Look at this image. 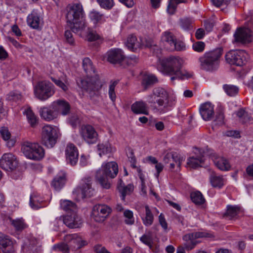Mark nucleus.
I'll return each instance as SVG.
<instances>
[{"mask_svg":"<svg viewBox=\"0 0 253 253\" xmlns=\"http://www.w3.org/2000/svg\"><path fill=\"white\" fill-rule=\"evenodd\" d=\"M82 138L88 144H93L97 142L98 133L95 128L91 125H82L79 130Z\"/></svg>","mask_w":253,"mask_h":253,"instance_id":"nucleus-11","label":"nucleus"},{"mask_svg":"<svg viewBox=\"0 0 253 253\" xmlns=\"http://www.w3.org/2000/svg\"><path fill=\"white\" fill-rule=\"evenodd\" d=\"M108 61L112 64L121 63L125 59L123 51L119 48H114L107 53Z\"/></svg>","mask_w":253,"mask_h":253,"instance_id":"nucleus-20","label":"nucleus"},{"mask_svg":"<svg viewBox=\"0 0 253 253\" xmlns=\"http://www.w3.org/2000/svg\"><path fill=\"white\" fill-rule=\"evenodd\" d=\"M0 248L3 253H14L13 241L7 235L0 233Z\"/></svg>","mask_w":253,"mask_h":253,"instance_id":"nucleus-18","label":"nucleus"},{"mask_svg":"<svg viewBox=\"0 0 253 253\" xmlns=\"http://www.w3.org/2000/svg\"><path fill=\"white\" fill-rule=\"evenodd\" d=\"M191 198L193 202L197 205H201L205 202V199L202 193L199 191L193 192L191 194Z\"/></svg>","mask_w":253,"mask_h":253,"instance_id":"nucleus-50","label":"nucleus"},{"mask_svg":"<svg viewBox=\"0 0 253 253\" xmlns=\"http://www.w3.org/2000/svg\"><path fill=\"white\" fill-rule=\"evenodd\" d=\"M204 162V159L203 156L191 157L188 159L187 164L191 168L196 169L198 167H202Z\"/></svg>","mask_w":253,"mask_h":253,"instance_id":"nucleus-33","label":"nucleus"},{"mask_svg":"<svg viewBox=\"0 0 253 253\" xmlns=\"http://www.w3.org/2000/svg\"><path fill=\"white\" fill-rule=\"evenodd\" d=\"M54 93V85L47 81L39 82L34 88V94L36 97L42 101L47 100Z\"/></svg>","mask_w":253,"mask_h":253,"instance_id":"nucleus-7","label":"nucleus"},{"mask_svg":"<svg viewBox=\"0 0 253 253\" xmlns=\"http://www.w3.org/2000/svg\"><path fill=\"white\" fill-rule=\"evenodd\" d=\"M72 240L71 243L76 245L74 247L75 248L80 249L87 244L86 241L83 240L81 237L78 236L76 234L72 235Z\"/></svg>","mask_w":253,"mask_h":253,"instance_id":"nucleus-49","label":"nucleus"},{"mask_svg":"<svg viewBox=\"0 0 253 253\" xmlns=\"http://www.w3.org/2000/svg\"><path fill=\"white\" fill-rule=\"evenodd\" d=\"M175 39V37L171 33L166 31L163 34L161 40L166 46V48L168 50H169V48L171 47V44L174 43Z\"/></svg>","mask_w":253,"mask_h":253,"instance_id":"nucleus-32","label":"nucleus"},{"mask_svg":"<svg viewBox=\"0 0 253 253\" xmlns=\"http://www.w3.org/2000/svg\"><path fill=\"white\" fill-rule=\"evenodd\" d=\"M89 17L94 23H102L106 21V17L104 14L94 9L90 11Z\"/></svg>","mask_w":253,"mask_h":253,"instance_id":"nucleus-37","label":"nucleus"},{"mask_svg":"<svg viewBox=\"0 0 253 253\" xmlns=\"http://www.w3.org/2000/svg\"><path fill=\"white\" fill-rule=\"evenodd\" d=\"M223 53L221 48L206 52L199 58L202 69L208 71H213L218 68L220 59Z\"/></svg>","mask_w":253,"mask_h":253,"instance_id":"nucleus-5","label":"nucleus"},{"mask_svg":"<svg viewBox=\"0 0 253 253\" xmlns=\"http://www.w3.org/2000/svg\"><path fill=\"white\" fill-rule=\"evenodd\" d=\"M0 132L4 140L6 141L9 140L11 134L7 127H2L0 130Z\"/></svg>","mask_w":253,"mask_h":253,"instance_id":"nucleus-64","label":"nucleus"},{"mask_svg":"<svg viewBox=\"0 0 253 253\" xmlns=\"http://www.w3.org/2000/svg\"><path fill=\"white\" fill-rule=\"evenodd\" d=\"M223 88L225 92L230 96H235L239 91L238 87L232 84H224Z\"/></svg>","mask_w":253,"mask_h":253,"instance_id":"nucleus-45","label":"nucleus"},{"mask_svg":"<svg viewBox=\"0 0 253 253\" xmlns=\"http://www.w3.org/2000/svg\"><path fill=\"white\" fill-rule=\"evenodd\" d=\"M21 98V95L19 93L16 92H10L8 95H7V97L8 100L13 101H17L20 100Z\"/></svg>","mask_w":253,"mask_h":253,"instance_id":"nucleus-61","label":"nucleus"},{"mask_svg":"<svg viewBox=\"0 0 253 253\" xmlns=\"http://www.w3.org/2000/svg\"><path fill=\"white\" fill-rule=\"evenodd\" d=\"M86 39L89 42L102 40V36L92 29L88 28L86 35Z\"/></svg>","mask_w":253,"mask_h":253,"instance_id":"nucleus-44","label":"nucleus"},{"mask_svg":"<svg viewBox=\"0 0 253 253\" xmlns=\"http://www.w3.org/2000/svg\"><path fill=\"white\" fill-rule=\"evenodd\" d=\"M119 81H111L109 87V96L110 99L114 102L116 100V95L115 91V88L117 84H118Z\"/></svg>","mask_w":253,"mask_h":253,"instance_id":"nucleus-52","label":"nucleus"},{"mask_svg":"<svg viewBox=\"0 0 253 253\" xmlns=\"http://www.w3.org/2000/svg\"><path fill=\"white\" fill-rule=\"evenodd\" d=\"M234 41L242 44L251 42L253 40L252 31L247 28H238L234 34Z\"/></svg>","mask_w":253,"mask_h":253,"instance_id":"nucleus-14","label":"nucleus"},{"mask_svg":"<svg viewBox=\"0 0 253 253\" xmlns=\"http://www.w3.org/2000/svg\"><path fill=\"white\" fill-rule=\"evenodd\" d=\"M82 185L76 188L75 193L82 198L91 197L94 190L91 187V178H85L82 180Z\"/></svg>","mask_w":253,"mask_h":253,"instance_id":"nucleus-13","label":"nucleus"},{"mask_svg":"<svg viewBox=\"0 0 253 253\" xmlns=\"http://www.w3.org/2000/svg\"><path fill=\"white\" fill-rule=\"evenodd\" d=\"M52 250L56 252L61 251L63 253H69V247L64 243H60L54 245L52 247Z\"/></svg>","mask_w":253,"mask_h":253,"instance_id":"nucleus-54","label":"nucleus"},{"mask_svg":"<svg viewBox=\"0 0 253 253\" xmlns=\"http://www.w3.org/2000/svg\"><path fill=\"white\" fill-rule=\"evenodd\" d=\"M100 6L106 9H110L114 6L113 0H97Z\"/></svg>","mask_w":253,"mask_h":253,"instance_id":"nucleus-58","label":"nucleus"},{"mask_svg":"<svg viewBox=\"0 0 253 253\" xmlns=\"http://www.w3.org/2000/svg\"><path fill=\"white\" fill-rule=\"evenodd\" d=\"M112 210L105 204H97L93 207L91 216L97 222H103L112 212Z\"/></svg>","mask_w":253,"mask_h":253,"instance_id":"nucleus-10","label":"nucleus"},{"mask_svg":"<svg viewBox=\"0 0 253 253\" xmlns=\"http://www.w3.org/2000/svg\"><path fill=\"white\" fill-rule=\"evenodd\" d=\"M239 121L242 124H246L252 121V118L244 109H240L236 113Z\"/></svg>","mask_w":253,"mask_h":253,"instance_id":"nucleus-38","label":"nucleus"},{"mask_svg":"<svg viewBox=\"0 0 253 253\" xmlns=\"http://www.w3.org/2000/svg\"><path fill=\"white\" fill-rule=\"evenodd\" d=\"M67 22L70 24L72 31L78 33L86 27L84 21V12L80 3L69 4L67 6Z\"/></svg>","mask_w":253,"mask_h":253,"instance_id":"nucleus-3","label":"nucleus"},{"mask_svg":"<svg viewBox=\"0 0 253 253\" xmlns=\"http://www.w3.org/2000/svg\"><path fill=\"white\" fill-rule=\"evenodd\" d=\"M163 71L168 75L172 76L171 81L175 79L184 80L192 78L193 73L182 69L183 60L178 56H169L161 61Z\"/></svg>","mask_w":253,"mask_h":253,"instance_id":"nucleus-1","label":"nucleus"},{"mask_svg":"<svg viewBox=\"0 0 253 253\" xmlns=\"http://www.w3.org/2000/svg\"><path fill=\"white\" fill-rule=\"evenodd\" d=\"M131 109L135 114H148L147 104L143 101L134 102L132 104Z\"/></svg>","mask_w":253,"mask_h":253,"instance_id":"nucleus-28","label":"nucleus"},{"mask_svg":"<svg viewBox=\"0 0 253 253\" xmlns=\"http://www.w3.org/2000/svg\"><path fill=\"white\" fill-rule=\"evenodd\" d=\"M246 53L242 50H231L225 55L226 62L230 65L241 66L245 61Z\"/></svg>","mask_w":253,"mask_h":253,"instance_id":"nucleus-12","label":"nucleus"},{"mask_svg":"<svg viewBox=\"0 0 253 253\" xmlns=\"http://www.w3.org/2000/svg\"><path fill=\"white\" fill-rule=\"evenodd\" d=\"M210 179L211 183L213 187L220 188L224 185V180L222 176L212 173L210 176Z\"/></svg>","mask_w":253,"mask_h":253,"instance_id":"nucleus-36","label":"nucleus"},{"mask_svg":"<svg viewBox=\"0 0 253 253\" xmlns=\"http://www.w3.org/2000/svg\"><path fill=\"white\" fill-rule=\"evenodd\" d=\"M53 108L56 111L58 115L60 113L63 115L68 114L70 110V106L68 102L63 100H58L53 103Z\"/></svg>","mask_w":253,"mask_h":253,"instance_id":"nucleus-24","label":"nucleus"},{"mask_svg":"<svg viewBox=\"0 0 253 253\" xmlns=\"http://www.w3.org/2000/svg\"><path fill=\"white\" fill-rule=\"evenodd\" d=\"M183 161V157L176 153H168L163 158V161L165 164L169 163V169L171 170H173L175 168V164L171 163V161L175 162L176 167L179 169Z\"/></svg>","mask_w":253,"mask_h":253,"instance_id":"nucleus-17","label":"nucleus"},{"mask_svg":"<svg viewBox=\"0 0 253 253\" xmlns=\"http://www.w3.org/2000/svg\"><path fill=\"white\" fill-rule=\"evenodd\" d=\"M212 236L211 234L202 232L187 234L183 236L182 239L184 243L181 246L184 247L186 250L190 251L194 249L198 244L197 239L204 237L211 238Z\"/></svg>","mask_w":253,"mask_h":253,"instance_id":"nucleus-9","label":"nucleus"},{"mask_svg":"<svg viewBox=\"0 0 253 253\" xmlns=\"http://www.w3.org/2000/svg\"><path fill=\"white\" fill-rule=\"evenodd\" d=\"M141 45L140 40L138 41L136 36L130 35L128 37L126 45L129 49L134 51L137 48H140Z\"/></svg>","mask_w":253,"mask_h":253,"instance_id":"nucleus-31","label":"nucleus"},{"mask_svg":"<svg viewBox=\"0 0 253 253\" xmlns=\"http://www.w3.org/2000/svg\"><path fill=\"white\" fill-rule=\"evenodd\" d=\"M17 166L18 161L12 153H5L0 159V167L6 171L13 170Z\"/></svg>","mask_w":253,"mask_h":253,"instance_id":"nucleus-15","label":"nucleus"},{"mask_svg":"<svg viewBox=\"0 0 253 253\" xmlns=\"http://www.w3.org/2000/svg\"><path fill=\"white\" fill-rule=\"evenodd\" d=\"M145 215L144 217H142V220L143 224L146 226H151L154 221V215L151 212L148 205L145 206Z\"/></svg>","mask_w":253,"mask_h":253,"instance_id":"nucleus-34","label":"nucleus"},{"mask_svg":"<svg viewBox=\"0 0 253 253\" xmlns=\"http://www.w3.org/2000/svg\"><path fill=\"white\" fill-rule=\"evenodd\" d=\"M11 225L17 231H22L28 227V225L22 218L12 219L10 218Z\"/></svg>","mask_w":253,"mask_h":253,"instance_id":"nucleus-35","label":"nucleus"},{"mask_svg":"<svg viewBox=\"0 0 253 253\" xmlns=\"http://www.w3.org/2000/svg\"><path fill=\"white\" fill-rule=\"evenodd\" d=\"M40 113L41 117L47 121L52 120L57 116L56 111L53 108V104L49 107L41 108Z\"/></svg>","mask_w":253,"mask_h":253,"instance_id":"nucleus-25","label":"nucleus"},{"mask_svg":"<svg viewBox=\"0 0 253 253\" xmlns=\"http://www.w3.org/2000/svg\"><path fill=\"white\" fill-rule=\"evenodd\" d=\"M140 42L141 44L140 47L141 48H152L153 47H157L154 41L149 38L140 39Z\"/></svg>","mask_w":253,"mask_h":253,"instance_id":"nucleus-56","label":"nucleus"},{"mask_svg":"<svg viewBox=\"0 0 253 253\" xmlns=\"http://www.w3.org/2000/svg\"><path fill=\"white\" fill-rule=\"evenodd\" d=\"M40 244V241L35 237L31 236L27 238V242L24 243V247L32 251L37 250V246Z\"/></svg>","mask_w":253,"mask_h":253,"instance_id":"nucleus-41","label":"nucleus"},{"mask_svg":"<svg viewBox=\"0 0 253 253\" xmlns=\"http://www.w3.org/2000/svg\"><path fill=\"white\" fill-rule=\"evenodd\" d=\"M193 49L197 52H202L204 50L205 44L203 42H197L193 44Z\"/></svg>","mask_w":253,"mask_h":253,"instance_id":"nucleus-62","label":"nucleus"},{"mask_svg":"<svg viewBox=\"0 0 253 253\" xmlns=\"http://www.w3.org/2000/svg\"><path fill=\"white\" fill-rule=\"evenodd\" d=\"M202 118L205 121H210L214 114V106L211 102H207L202 104L199 109Z\"/></svg>","mask_w":253,"mask_h":253,"instance_id":"nucleus-21","label":"nucleus"},{"mask_svg":"<svg viewBox=\"0 0 253 253\" xmlns=\"http://www.w3.org/2000/svg\"><path fill=\"white\" fill-rule=\"evenodd\" d=\"M118 173V166L115 162H110L102 164L101 169L96 173L95 179L96 181L104 189L110 188L111 183L108 177L115 178Z\"/></svg>","mask_w":253,"mask_h":253,"instance_id":"nucleus-4","label":"nucleus"},{"mask_svg":"<svg viewBox=\"0 0 253 253\" xmlns=\"http://www.w3.org/2000/svg\"><path fill=\"white\" fill-rule=\"evenodd\" d=\"M97 148L99 152V155L100 157H101L102 155L107 154L111 151V146L108 143L98 144Z\"/></svg>","mask_w":253,"mask_h":253,"instance_id":"nucleus-53","label":"nucleus"},{"mask_svg":"<svg viewBox=\"0 0 253 253\" xmlns=\"http://www.w3.org/2000/svg\"><path fill=\"white\" fill-rule=\"evenodd\" d=\"M51 81L58 87L61 88L64 91L68 90L69 82L66 76L63 79V81L59 79H55L53 77H50Z\"/></svg>","mask_w":253,"mask_h":253,"instance_id":"nucleus-43","label":"nucleus"},{"mask_svg":"<svg viewBox=\"0 0 253 253\" xmlns=\"http://www.w3.org/2000/svg\"><path fill=\"white\" fill-rule=\"evenodd\" d=\"M185 48V44L184 42L181 41H176V39L174 40V43L171 44L170 48H169V50H177L180 51Z\"/></svg>","mask_w":253,"mask_h":253,"instance_id":"nucleus-57","label":"nucleus"},{"mask_svg":"<svg viewBox=\"0 0 253 253\" xmlns=\"http://www.w3.org/2000/svg\"><path fill=\"white\" fill-rule=\"evenodd\" d=\"M192 20L190 18H183L180 20L181 27L184 30H191L192 26Z\"/></svg>","mask_w":253,"mask_h":253,"instance_id":"nucleus-59","label":"nucleus"},{"mask_svg":"<svg viewBox=\"0 0 253 253\" xmlns=\"http://www.w3.org/2000/svg\"><path fill=\"white\" fill-rule=\"evenodd\" d=\"M63 221L65 224L71 228H79L82 223L81 217L76 214V211L64 216Z\"/></svg>","mask_w":253,"mask_h":253,"instance_id":"nucleus-22","label":"nucleus"},{"mask_svg":"<svg viewBox=\"0 0 253 253\" xmlns=\"http://www.w3.org/2000/svg\"><path fill=\"white\" fill-rule=\"evenodd\" d=\"M21 151L24 155L28 159L40 161L44 156L43 148L38 143L26 141L23 143Z\"/></svg>","mask_w":253,"mask_h":253,"instance_id":"nucleus-6","label":"nucleus"},{"mask_svg":"<svg viewBox=\"0 0 253 253\" xmlns=\"http://www.w3.org/2000/svg\"><path fill=\"white\" fill-rule=\"evenodd\" d=\"M60 207L62 209L68 212H75L77 210L76 204L69 200L61 201Z\"/></svg>","mask_w":253,"mask_h":253,"instance_id":"nucleus-40","label":"nucleus"},{"mask_svg":"<svg viewBox=\"0 0 253 253\" xmlns=\"http://www.w3.org/2000/svg\"><path fill=\"white\" fill-rule=\"evenodd\" d=\"M224 115L222 112L217 113L215 119L214 121V125H222L224 124Z\"/></svg>","mask_w":253,"mask_h":253,"instance_id":"nucleus-60","label":"nucleus"},{"mask_svg":"<svg viewBox=\"0 0 253 253\" xmlns=\"http://www.w3.org/2000/svg\"><path fill=\"white\" fill-rule=\"evenodd\" d=\"M133 188V185L131 184L125 185L121 179L118 180L117 188L121 195V197L122 201H125L126 196L132 192Z\"/></svg>","mask_w":253,"mask_h":253,"instance_id":"nucleus-26","label":"nucleus"},{"mask_svg":"<svg viewBox=\"0 0 253 253\" xmlns=\"http://www.w3.org/2000/svg\"><path fill=\"white\" fill-rule=\"evenodd\" d=\"M29 123L32 127H35L38 124V119L31 109H27L25 111Z\"/></svg>","mask_w":253,"mask_h":253,"instance_id":"nucleus-46","label":"nucleus"},{"mask_svg":"<svg viewBox=\"0 0 253 253\" xmlns=\"http://www.w3.org/2000/svg\"><path fill=\"white\" fill-rule=\"evenodd\" d=\"M42 202V200L40 198V197L35 194L31 195L30 205L33 209L37 210L41 208L42 206H41V203Z\"/></svg>","mask_w":253,"mask_h":253,"instance_id":"nucleus-51","label":"nucleus"},{"mask_svg":"<svg viewBox=\"0 0 253 253\" xmlns=\"http://www.w3.org/2000/svg\"><path fill=\"white\" fill-rule=\"evenodd\" d=\"M124 216L125 217L126 219L125 222L128 225H132L134 223V218L133 214L131 211L129 210H125L124 212Z\"/></svg>","mask_w":253,"mask_h":253,"instance_id":"nucleus-55","label":"nucleus"},{"mask_svg":"<svg viewBox=\"0 0 253 253\" xmlns=\"http://www.w3.org/2000/svg\"><path fill=\"white\" fill-rule=\"evenodd\" d=\"M146 159L150 164L155 165V167L157 171L156 176L158 177L160 173L164 169L163 165L161 163H159L156 158L152 156L147 157Z\"/></svg>","mask_w":253,"mask_h":253,"instance_id":"nucleus-39","label":"nucleus"},{"mask_svg":"<svg viewBox=\"0 0 253 253\" xmlns=\"http://www.w3.org/2000/svg\"><path fill=\"white\" fill-rule=\"evenodd\" d=\"M177 5L173 0H170L167 7L168 12L170 14H174L176 10Z\"/></svg>","mask_w":253,"mask_h":253,"instance_id":"nucleus-63","label":"nucleus"},{"mask_svg":"<svg viewBox=\"0 0 253 253\" xmlns=\"http://www.w3.org/2000/svg\"><path fill=\"white\" fill-rule=\"evenodd\" d=\"M65 176L64 174L57 176L52 182V186L56 190H60L65 184Z\"/></svg>","mask_w":253,"mask_h":253,"instance_id":"nucleus-42","label":"nucleus"},{"mask_svg":"<svg viewBox=\"0 0 253 253\" xmlns=\"http://www.w3.org/2000/svg\"><path fill=\"white\" fill-rule=\"evenodd\" d=\"M140 240L143 244L148 246L150 249L153 247V238L152 236V232L148 231L145 234H143L140 238Z\"/></svg>","mask_w":253,"mask_h":253,"instance_id":"nucleus-48","label":"nucleus"},{"mask_svg":"<svg viewBox=\"0 0 253 253\" xmlns=\"http://www.w3.org/2000/svg\"><path fill=\"white\" fill-rule=\"evenodd\" d=\"M157 105L154 108L155 112L164 113L167 112L170 105L169 102V97L167 98H159L157 101Z\"/></svg>","mask_w":253,"mask_h":253,"instance_id":"nucleus-27","label":"nucleus"},{"mask_svg":"<svg viewBox=\"0 0 253 253\" xmlns=\"http://www.w3.org/2000/svg\"><path fill=\"white\" fill-rule=\"evenodd\" d=\"M213 161L218 169L221 170H228L230 168V165L225 158L219 156H213Z\"/></svg>","mask_w":253,"mask_h":253,"instance_id":"nucleus-29","label":"nucleus"},{"mask_svg":"<svg viewBox=\"0 0 253 253\" xmlns=\"http://www.w3.org/2000/svg\"><path fill=\"white\" fill-rule=\"evenodd\" d=\"M158 79L156 76L153 74L146 75L144 76L142 81V85L145 90L147 89L150 86L157 84Z\"/></svg>","mask_w":253,"mask_h":253,"instance_id":"nucleus-30","label":"nucleus"},{"mask_svg":"<svg viewBox=\"0 0 253 253\" xmlns=\"http://www.w3.org/2000/svg\"><path fill=\"white\" fill-rule=\"evenodd\" d=\"M65 154L66 157V161L68 163H69L72 166L75 165L78 161L79 157V153L77 147L72 143H69L67 144Z\"/></svg>","mask_w":253,"mask_h":253,"instance_id":"nucleus-16","label":"nucleus"},{"mask_svg":"<svg viewBox=\"0 0 253 253\" xmlns=\"http://www.w3.org/2000/svg\"><path fill=\"white\" fill-rule=\"evenodd\" d=\"M243 213V210L239 206L227 205L224 217L230 220H235Z\"/></svg>","mask_w":253,"mask_h":253,"instance_id":"nucleus-19","label":"nucleus"},{"mask_svg":"<svg viewBox=\"0 0 253 253\" xmlns=\"http://www.w3.org/2000/svg\"><path fill=\"white\" fill-rule=\"evenodd\" d=\"M83 67L87 74V79L81 80L78 83L79 86L87 91L90 95L96 94L102 87V84L97 77H93L95 70L89 58L83 59Z\"/></svg>","mask_w":253,"mask_h":253,"instance_id":"nucleus-2","label":"nucleus"},{"mask_svg":"<svg viewBox=\"0 0 253 253\" xmlns=\"http://www.w3.org/2000/svg\"><path fill=\"white\" fill-rule=\"evenodd\" d=\"M153 94L154 96L159 98H167L169 97L167 91L161 87H156L153 89Z\"/></svg>","mask_w":253,"mask_h":253,"instance_id":"nucleus-47","label":"nucleus"},{"mask_svg":"<svg viewBox=\"0 0 253 253\" xmlns=\"http://www.w3.org/2000/svg\"><path fill=\"white\" fill-rule=\"evenodd\" d=\"M42 18L40 13L36 10L32 11L27 18L28 26L34 29H38L40 26Z\"/></svg>","mask_w":253,"mask_h":253,"instance_id":"nucleus-23","label":"nucleus"},{"mask_svg":"<svg viewBox=\"0 0 253 253\" xmlns=\"http://www.w3.org/2000/svg\"><path fill=\"white\" fill-rule=\"evenodd\" d=\"M58 129L51 125L44 126L42 130V143L47 148H52L57 142Z\"/></svg>","mask_w":253,"mask_h":253,"instance_id":"nucleus-8","label":"nucleus"}]
</instances>
